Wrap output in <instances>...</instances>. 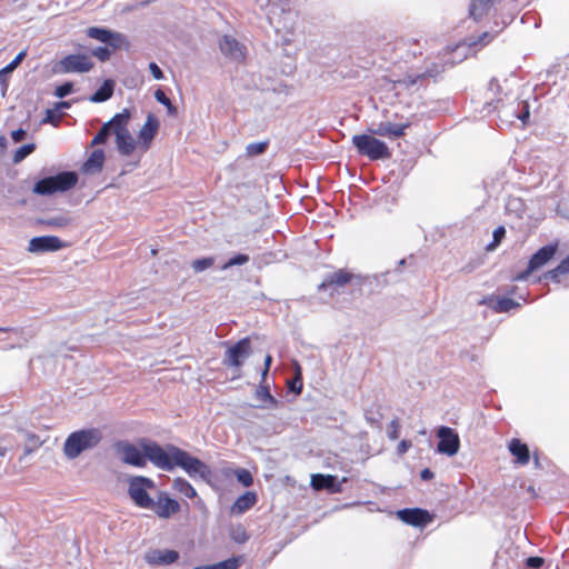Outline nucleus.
Masks as SVG:
<instances>
[{"label":"nucleus","instance_id":"nucleus-1","mask_svg":"<svg viewBox=\"0 0 569 569\" xmlns=\"http://www.w3.org/2000/svg\"><path fill=\"white\" fill-rule=\"evenodd\" d=\"M146 450L149 456V461L162 470L171 471L176 467H179L183 469L189 477L193 479L198 477L206 481H208L211 476L210 468L203 461L178 447L169 446L167 449H163L158 443H150L147 445Z\"/></svg>","mask_w":569,"mask_h":569},{"label":"nucleus","instance_id":"nucleus-2","mask_svg":"<svg viewBox=\"0 0 569 569\" xmlns=\"http://www.w3.org/2000/svg\"><path fill=\"white\" fill-rule=\"evenodd\" d=\"M101 439V431L96 428L74 431L66 439L63 452L68 459H76L83 451L97 447Z\"/></svg>","mask_w":569,"mask_h":569},{"label":"nucleus","instance_id":"nucleus-3","mask_svg":"<svg viewBox=\"0 0 569 569\" xmlns=\"http://www.w3.org/2000/svg\"><path fill=\"white\" fill-rule=\"evenodd\" d=\"M77 182L78 176L74 172L64 171L39 180L34 183L32 191L39 196H51L72 189Z\"/></svg>","mask_w":569,"mask_h":569},{"label":"nucleus","instance_id":"nucleus-4","mask_svg":"<svg viewBox=\"0 0 569 569\" xmlns=\"http://www.w3.org/2000/svg\"><path fill=\"white\" fill-rule=\"evenodd\" d=\"M376 134H356L352 137V144L358 153L366 156L370 160H380L390 158L391 153L388 146L377 139Z\"/></svg>","mask_w":569,"mask_h":569},{"label":"nucleus","instance_id":"nucleus-5","mask_svg":"<svg viewBox=\"0 0 569 569\" xmlns=\"http://www.w3.org/2000/svg\"><path fill=\"white\" fill-rule=\"evenodd\" d=\"M156 443L154 441L141 439L138 445L128 441H119L114 448L121 460L130 466L142 468L146 466L149 456L147 453V445Z\"/></svg>","mask_w":569,"mask_h":569},{"label":"nucleus","instance_id":"nucleus-6","mask_svg":"<svg viewBox=\"0 0 569 569\" xmlns=\"http://www.w3.org/2000/svg\"><path fill=\"white\" fill-rule=\"evenodd\" d=\"M154 487L152 479L133 476L128 480V495L136 506L148 509L153 506V499L149 496L148 490H152Z\"/></svg>","mask_w":569,"mask_h":569},{"label":"nucleus","instance_id":"nucleus-7","mask_svg":"<svg viewBox=\"0 0 569 569\" xmlns=\"http://www.w3.org/2000/svg\"><path fill=\"white\" fill-rule=\"evenodd\" d=\"M93 68V61L88 54H69L57 62V73H86Z\"/></svg>","mask_w":569,"mask_h":569},{"label":"nucleus","instance_id":"nucleus-8","mask_svg":"<svg viewBox=\"0 0 569 569\" xmlns=\"http://www.w3.org/2000/svg\"><path fill=\"white\" fill-rule=\"evenodd\" d=\"M121 123L116 129V142L119 152L123 156H130L136 149V141L128 130V122L130 120L129 110L124 109L120 112Z\"/></svg>","mask_w":569,"mask_h":569},{"label":"nucleus","instance_id":"nucleus-9","mask_svg":"<svg viewBox=\"0 0 569 569\" xmlns=\"http://www.w3.org/2000/svg\"><path fill=\"white\" fill-rule=\"evenodd\" d=\"M268 20L276 32L291 33L295 29L297 13L289 8L286 9L284 4H282L278 10L268 11Z\"/></svg>","mask_w":569,"mask_h":569},{"label":"nucleus","instance_id":"nucleus-10","mask_svg":"<svg viewBox=\"0 0 569 569\" xmlns=\"http://www.w3.org/2000/svg\"><path fill=\"white\" fill-rule=\"evenodd\" d=\"M250 353H251L250 339L243 338L227 350V352L224 355L223 363L227 367L239 368L242 366L243 361L250 356Z\"/></svg>","mask_w":569,"mask_h":569},{"label":"nucleus","instance_id":"nucleus-11","mask_svg":"<svg viewBox=\"0 0 569 569\" xmlns=\"http://www.w3.org/2000/svg\"><path fill=\"white\" fill-rule=\"evenodd\" d=\"M437 436L439 438L438 452L452 457L459 451L460 439L453 429L442 426L438 429Z\"/></svg>","mask_w":569,"mask_h":569},{"label":"nucleus","instance_id":"nucleus-12","mask_svg":"<svg viewBox=\"0 0 569 569\" xmlns=\"http://www.w3.org/2000/svg\"><path fill=\"white\" fill-rule=\"evenodd\" d=\"M221 53L231 61L241 62L247 54V48L234 37L226 34L219 40Z\"/></svg>","mask_w":569,"mask_h":569},{"label":"nucleus","instance_id":"nucleus-13","mask_svg":"<svg viewBox=\"0 0 569 569\" xmlns=\"http://www.w3.org/2000/svg\"><path fill=\"white\" fill-rule=\"evenodd\" d=\"M87 36L100 42L107 43L113 49H119L127 44V39L122 33L114 32L104 28L90 27L87 30Z\"/></svg>","mask_w":569,"mask_h":569},{"label":"nucleus","instance_id":"nucleus-14","mask_svg":"<svg viewBox=\"0 0 569 569\" xmlns=\"http://www.w3.org/2000/svg\"><path fill=\"white\" fill-rule=\"evenodd\" d=\"M410 127V122L393 123L391 121H381L369 128L371 134L396 139L405 136L406 130Z\"/></svg>","mask_w":569,"mask_h":569},{"label":"nucleus","instance_id":"nucleus-15","mask_svg":"<svg viewBox=\"0 0 569 569\" xmlns=\"http://www.w3.org/2000/svg\"><path fill=\"white\" fill-rule=\"evenodd\" d=\"M62 248L63 242L56 236L34 237L28 244V251L31 253L52 252Z\"/></svg>","mask_w":569,"mask_h":569},{"label":"nucleus","instance_id":"nucleus-16","mask_svg":"<svg viewBox=\"0 0 569 569\" xmlns=\"http://www.w3.org/2000/svg\"><path fill=\"white\" fill-rule=\"evenodd\" d=\"M143 558L151 566H168L179 559V552L169 549H151L144 553Z\"/></svg>","mask_w":569,"mask_h":569},{"label":"nucleus","instance_id":"nucleus-17","mask_svg":"<svg viewBox=\"0 0 569 569\" xmlns=\"http://www.w3.org/2000/svg\"><path fill=\"white\" fill-rule=\"evenodd\" d=\"M148 509L152 510L159 518L169 519L180 511V505L177 500L163 495L158 501L153 500V506Z\"/></svg>","mask_w":569,"mask_h":569},{"label":"nucleus","instance_id":"nucleus-18","mask_svg":"<svg viewBox=\"0 0 569 569\" xmlns=\"http://www.w3.org/2000/svg\"><path fill=\"white\" fill-rule=\"evenodd\" d=\"M558 242L540 248L529 260V271H536L547 264L556 254Z\"/></svg>","mask_w":569,"mask_h":569},{"label":"nucleus","instance_id":"nucleus-19","mask_svg":"<svg viewBox=\"0 0 569 569\" xmlns=\"http://www.w3.org/2000/svg\"><path fill=\"white\" fill-rule=\"evenodd\" d=\"M397 515L400 520L411 526H423L430 521L428 511L418 508L402 509Z\"/></svg>","mask_w":569,"mask_h":569},{"label":"nucleus","instance_id":"nucleus-20","mask_svg":"<svg viewBox=\"0 0 569 569\" xmlns=\"http://www.w3.org/2000/svg\"><path fill=\"white\" fill-rule=\"evenodd\" d=\"M311 486L316 490L327 489L332 493L341 492V483L337 481L336 476L331 475H312Z\"/></svg>","mask_w":569,"mask_h":569},{"label":"nucleus","instance_id":"nucleus-21","mask_svg":"<svg viewBox=\"0 0 569 569\" xmlns=\"http://www.w3.org/2000/svg\"><path fill=\"white\" fill-rule=\"evenodd\" d=\"M159 129V120L153 114H148L147 120L139 131V139L144 149H148Z\"/></svg>","mask_w":569,"mask_h":569},{"label":"nucleus","instance_id":"nucleus-22","mask_svg":"<svg viewBox=\"0 0 569 569\" xmlns=\"http://www.w3.org/2000/svg\"><path fill=\"white\" fill-rule=\"evenodd\" d=\"M498 1L499 0H470L469 17L475 21H480L490 12Z\"/></svg>","mask_w":569,"mask_h":569},{"label":"nucleus","instance_id":"nucleus-23","mask_svg":"<svg viewBox=\"0 0 569 569\" xmlns=\"http://www.w3.org/2000/svg\"><path fill=\"white\" fill-rule=\"evenodd\" d=\"M121 123L120 113L104 123L91 141V147L106 143L110 134L116 133L118 124Z\"/></svg>","mask_w":569,"mask_h":569},{"label":"nucleus","instance_id":"nucleus-24","mask_svg":"<svg viewBox=\"0 0 569 569\" xmlns=\"http://www.w3.org/2000/svg\"><path fill=\"white\" fill-rule=\"evenodd\" d=\"M258 497L253 491H247L236 499L231 506L233 515H242L257 503Z\"/></svg>","mask_w":569,"mask_h":569},{"label":"nucleus","instance_id":"nucleus-25","mask_svg":"<svg viewBox=\"0 0 569 569\" xmlns=\"http://www.w3.org/2000/svg\"><path fill=\"white\" fill-rule=\"evenodd\" d=\"M104 163V152L102 149H96L82 166L84 173L100 172Z\"/></svg>","mask_w":569,"mask_h":569},{"label":"nucleus","instance_id":"nucleus-26","mask_svg":"<svg viewBox=\"0 0 569 569\" xmlns=\"http://www.w3.org/2000/svg\"><path fill=\"white\" fill-rule=\"evenodd\" d=\"M351 273L345 270H339L337 272H333L331 276L327 277L319 286V289L326 290L332 286L345 287L351 280Z\"/></svg>","mask_w":569,"mask_h":569},{"label":"nucleus","instance_id":"nucleus-27","mask_svg":"<svg viewBox=\"0 0 569 569\" xmlns=\"http://www.w3.org/2000/svg\"><path fill=\"white\" fill-rule=\"evenodd\" d=\"M481 305H488L496 312H508L513 308H518L520 305L510 298H499L493 301L492 298H485L480 301Z\"/></svg>","mask_w":569,"mask_h":569},{"label":"nucleus","instance_id":"nucleus-28","mask_svg":"<svg viewBox=\"0 0 569 569\" xmlns=\"http://www.w3.org/2000/svg\"><path fill=\"white\" fill-rule=\"evenodd\" d=\"M26 57L27 50H22L9 64L0 70V86L2 87L3 93L8 89V76L19 67Z\"/></svg>","mask_w":569,"mask_h":569},{"label":"nucleus","instance_id":"nucleus-29","mask_svg":"<svg viewBox=\"0 0 569 569\" xmlns=\"http://www.w3.org/2000/svg\"><path fill=\"white\" fill-rule=\"evenodd\" d=\"M509 451L517 458V462L526 465L529 461V449L519 439H512L509 443Z\"/></svg>","mask_w":569,"mask_h":569},{"label":"nucleus","instance_id":"nucleus-30","mask_svg":"<svg viewBox=\"0 0 569 569\" xmlns=\"http://www.w3.org/2000/svg\"><path fill=\"white\" fill-rule=\"evenodd\" d=\"M172 488L177 492L181 493L182 496H184L189 499L198 498L197 490L184 478H181V477L174 478L172 481Z\"/></svg>","mask_w":569,"mask_h":569},{"label":"nucleus","instance_id":"nucleus-31","mask_svg":"<svg viewBox=\"0 0 569 569\" xmlns=\"http://www.w3.org/2000/svg\"><path fill=\"white\" fill-rule=\"evenodd\" d=\"M569 274V256L563 259L556 268L549 270L545 277L560 283L562 276Z\"/></svg>","mask_w":569,"mask_h":569},{"label":"nucleus","instance_id":"nucleus-32","mask_svg":"<svg viewBox=\"0 0 569 569\" xmlns=\"http://www.w3.org/2000/svg\"><path fill=\"white\" fill-rule=\"evenodd\" d=\"M242 558L241 557H231L227 560L220 561L218 563H212L208 566H199L193 569H238L241 566Z\"/></svg>","mask_w":569,"mask_h":569},{"label":"nucleus","instance_id":"nucleus-33","mask_svg":"<svg viewBox=\"0 0 569 569\" xmlns=\"http://www.w3.org/2000/svg\"><path fill=\"white\" fill-rule=\"evenodd\" d=\"M113 81L106 80L103 84L90 98L92 102H103L111 98L113 93Z\"/></svg>","mask_w":569,"mask_h":569},{"label":"nucleus","instance_id":"nucleus-34","mask_svg":"<svg viewBox=\"0 0 569 569\" xmlns=\"http://www.w3.org/2000/svg\"><path fill=\"white\" fill-rule=\"evenodd\" d=\"M24 439H26V443H24V456H28V455H31L32 452H34L37 449H39L43 441L40 439L39 436H37L36 433H32V432H24Z\"/></svg>","mask_w":569,"mask_h":569},{"label":"nucleus","instance_id":"nucleus-35","mask_svg":"<svg viewBox=\"0 0 569 569\" xmlns=\"http://www.w3.org/2000/svg\"><path fill=\"white\" fill-rule=\"evenodd\" d=\"M41 223L49 228L61 229L70 223V218L66 216H57L41 220Z\"/></svg>","mask_w":569,"mask_h":569},{"label":"nucleus","instance_id":"nucleus-36","mask_svg":"<svg viewBox=\"0 0 569 569\" xmlns=\"http://www.w3.org/2000/svg\"><path fill=\"white\" fill-rule=\"evenodd\" d=\"M268 141L252 142L246 147V153L248 157H256L264 153L268 148Z\"/></svg>","mask_w":569,"mask_h":569},{"label":"nucleus","instance_id":"nucleus-37","mask_svg":"<svg viewBox=\"0 0 569 569\" xmlns=\"http://www.w3.org/2000/svg\"><path fill=\"white\" fill-rule=\"evenodd\" d=\"M34 149H36L34 143H28V144L20 147L13 154V158H12L13 162L14 163L21 162L29 154H31L34 151Z\"/></svg>","mask_w":569,"mask_h":569},{"label":"nucleus","instance_id":"nucleus-38","mask_svg":"<svg viewBox=\"0 0 569 569\" xmlns=\"http://www.w3.org/2000/svg\"><path fill=\"white\" fill-rule=\"evenodd\" d=\"M230 538L237 543H244L249 539V536L242 526H236L230 530Z\"/></svg>","mask_w":569,"mask_h":569},{"label":"nucleus","instance_id":"nucleus-39","mask_svg":"<svg viewBox=\"0 0 569 569\" xmlns=\"http://www.w3.org/2000/svg\"><path fill=\"white\" fill-rule=\"evenodd\" d=\"M249 256L239 253L229 259L224 264L221 266V270H227L233 266H242L249 261Z\"/></svg>","mask_w":569,"mask_h":569},{"label":"nucleus","instance_id":"nucleus-40","mask_svg":"<svg viewBox=\"0 0 569 569\" xmlns=\"http://www.w3.org/2000/svg\"><path fill=\"white\" fill-rule=\"evenodd\" d=\"M213 263H214V258L208 257V258L193 260L191 266L196 272H202L206 269L212 267Z\"/></svg>","mask_w":569,"mask_h":569},{"label":"nucleus","instance_id":"nucleus-41","mask_svg":"<svg viewBox=\"0 0 569 569\" xmlns=\"http://www.w3.org/2000/svg\"><path fill=\"white\" fill-rule=\"evenodd\" d=\"M237 480L244 487H250L253 483V478L247 469H238L236 471Z\"/></svg>","mask_w":569,"mask_h":569},{"label":"nucleus","instance_id":"nucleus-42","mask_svg":"<svg viewBox=\"0 0 569 569\" xmlns=\"http://www.w3.org/2000/svg\"><path fill=\"white\" fill-rule=\"evenodd\" d=\"M400 429H401V426H400L399 420L392 419L390 421V423L388 426V430H387L388 438L391 440L398 439L400 436Z\"/></svg>","mask_w":569,"mask_h":569},{"label":"nucleus","instance_id":"nucleus-43","mask_svg":"<svg viewBox=\"0 0 569 569\" xmlns=\"http://www.w3.org/2000/svg\"><path fill=\"white\" fill-rule=\"evenodd\" d=\"M256 396L260 400L269 402V407H274L277 405V400L270 395L269 390L264 387H260L256 391Z\"/></svg>","mask_w":569,"mask_h":569},{"label":"nucleus","instance_id":"nucleus-44","mask_svg":"<svg viewBox=\"0 0 569 569\" xmlns=\"http://www.w3.org/2000/svg\"><path fill=\"white\" fill-rule=\"evenodd\" d=\"M154 98L158 102L166 106L170 113H172L174 111V107L172 106L170 99L166 96V93L161 89H158L154 92Z\"/></svg>","mask_w":569,"mask_h":569},{"label":"nucleus","instance_id":"nucleus-45","mask_svg":"<svg viewBox=\"0 0 569 569\" xmlns=\"http://www.w3.org/2000/svg\"><path fill=\"white\" fill-rule=\"evenodd\" d=\"M505 228L503 227H499L497 228L495 231H493V240L492 242L488 246V250H492L495 249L501 241V239L505 237Z\"/></svg>","mask_w":569,"mask_h":569},{"label":"nucleus","instance_id":"nucleus-46","mask_svg":"<svg viewBox=\"0 0 569 569\" xmlns=\"http://www.w3.org/2000/svg\"><path fill=\"white\" fill-rule=\"evenodd\" d=\"M92 56L98 58L100 61H107L110 58L111 52L106 47H98L92 51Z\"/></svg>","mask_w":569,"mask_h":569},{"label":"nucleus","instance_id":"nucleus-47","mask_svg":"<svg viewBox=\"0 0 569 569\" xmlns=\"http://www.w3.org/2000/svg\"><path fill=\"white\" fill-rule=\"evenodd\" d=\"M71 91H72V83L66 82V83L57 87L54 94L59 98H63V97L68 96L69 93H71Z\"/></svg>","mask_w":569,"mask_h":569},{"label":"nucleus","instance_id":"nucleus-48","mask_svg":"<svg viewBox=\"0 0 569 569\" xmlns=\"http://www.w3.org/2000/svg\"><path fill=\"white\" fill-rule=\"evenodd\" d=\"M260 7H268L269 10H278L282 6L281 0H258Z\"/></svg>","mask_w":569,"mask_h":569},{"label":"nucleus","instance_id":"nucleus-49","mask_svg":"<svg viewBox=\"0 0 569 569\" xmlns=\"http://www.w3.org/2000/svg\"><path fill=\"white\" fill-rule=\"evenodd\" d=\"M526 565L529 568L537 569V568H540L543 565V559L540 558V557H529L527 559V561H526Z\"/></svg>","mask_w":569,"mask_h":569},{"label":"nucleus","instance_id":"nucleus-50","mask_svg":"<svg viewBox=\"0 0 569 569\" xmlns=\"http://www.w3.org/2000/svg\"><path fill=\"white\" fill-rule=\"evenodd\" d=\"M149 70H150V72L152 73V76H153V78H154L156 80H161V79H163V72H162V70L158 67V64H157V63L151 62V63L149 64Z\"/></svg>","mask_w":569,"mask_h":569},{"label":"nucleus","instance_id":"nucleus-51","mask_svg":"<svg viewBox=\"0 0 569 569\" xmlns=\"http://www.w3.org/2000/svg\"><path fill=\"white\" fill-rule=\"evenodd\" d=\"M411 446H412V443L410 440H401L397 448L398 455L401 456V455L406 453L411 448Z\"/></svg>","mask_w":569,"mask_h":569},{"label":"nucleus","instance_id":"nucleus-52","mask_svg":"<svg viewBox=\"0 0 569 569\" xmlns=\"http://www.w3.org/2000/svg\"><path fill=\"white\" fill-rule=\"evenodd\" d=\"M26 136H27V132H26V130H23V129H17V130H13V131L11 132V138H12V140H13L14 142H17V143H18V142H20V141H22V140L24 139V137H26Z\"/></svg>","mask_w":569,"mask_h":569},{"label":"nucleus","instance_id":"nucleus-53","mask_svg":"<svg viewBox=\"0 0 569 569\" xmlns=\"http://www.w3.org/2000/svg\"><path fill=\"white\" fill-rule=\"evenodd\" d=\"M43 121L57 126L56 110L48 109L47 112H46V118H44Z\"/></svg>","mask_w":569,"mask_h":569},{"label":"nucleus","instance_id":"nucleus-54","mask_svg":"<svg viewBox=\"0 0 569 569\" xmlns=\"http://www.w3.org/2000/svg\"><path fill=\"white\" fill-rule=\"evenodd\" d=\"M291 389L297 391V392H300L301 389H302V382H301V379L300 377H296L292 385H291Z\"/></svg>","mask_w":569,"mask_h":569},{"label":"nucleus","instance_id":"nucleus-55","mask_svg":"<svg viewBox=\"0 0 569 569\" xmlns=\"http://www.w3.org/2000/svg\"><path fill=\"white\" fill-rule=\"evenodd\" d=\"M420 477L422 480H430L433 478V472L430 469L426 468L421 471Z\"/></svg>","mask_w":569,"mask_h":569},{"label":"nucleus","instance_id":"nucleus-56","mask_svg":"<svg viewBox=\"0 0 569 569\" xmlns=\"http://www.w3.org/2000/svg\"><path fill=\"white\" fill-rule=\"evenodd\" d=\"M493 39V36H491L489 32H483L481 37L479 38V42L487 44Z\"/></svg>","mask_w":569,"mask_h":569},{"label":"nucleus","instance_id":"nucleus-57","mask_svg":"<svg viewBox=\"0 0 569 569\" xmlns=\"http://www.w3.org/2000/svg\"><path fill=\"white\" fill-rule=\"evenodd\" d=\"M271 361H272V357H271L270 355H268V356L266 357V359H264V370H263V372H262V376H263V377H264V376H267L268 370H269L270 365H271Z\"/></svg>","mask_w":569,"mask_h":569},{"label":"nucleus","instance_id":"nucleus-58","mask_svg":"<svg viewBox=\"0 0 569 569\" xmlns=\"http://www.w3.org/2000/svg\"><path fill=\"white\" fill-rule=\"evenodd\" d=\"M529 110H528V106L525 104V111L520 114H517V118H519L523 123H526V120L529 118Z\"/></svg>","mask_w":569,"mask_h":569},{"label":"nucleus","instance_id":"nucleus-59","mask_svg":"<svg viewBox=\"0 0 569 569\" xmlns=\"http://www.w3.org/2000/svg\"><path fill=\"white\" fill-rule=\"evenodd\" d=\"M533 271H529V267L527 268V270H525L523 272L519 273L515 279L516 280H519V281H523L528 278V276L530 273H532Z\"/></svg>","mask_w":569,"mask_h":569},{"label":"nucleus","instance_id":"nucleus-60","mask_svg":"<svg viewBox=\"0 0 569 569\" xmlns=\"http://www.w3.org/2000/svg\"><path fill=\"white\" fill-rule=\"evenodd\" d=\"M366 419H367V421H368L371 426H376V425H378V420H377V419H375V418H372V417H368V416H366Z\"/></svg>","mask_w":569,"mask_h":569},{"label":"nucleus","instance_id":"nucleus-61","mask_svg":"<svg viewBox=\"0 0 569 569\" xmlns=\"http://www.w3.org/2000/svg\"><path fill=\"white\" fill-rule=\"evenodd\" d=\"M420 78V76H417V77H411L409 76L408 77V83L409 84H415L417 82V79Z\"/></svg>","mask_w":569,"mask_h":569},{"label":"nucleus","instance_id":"nucleus-62","mask_svg":"<svg viewBox=\"0 0 569 569\" xmlns=\"http://www.w3.org/2000/svg\"><path fill=\"white\" fill-rule=\"evenodd\" d=\"M7 144V138L6 137H0V147H6Z\"/></svg>","mask_w":569,"mask_h":569},{"label":"nucleus","instance_id":"nucleus-63","mask_svg":"<svg viewBox=\"0 0 569 569\" xmlns=\"http://www.w3.org/2000/svg\"><path fill=\"white\" fill-rule=\"evenodd\" d=\"M7 453V448L6 447H2L0 446V457H4Z\"/></svg>","mask_w":569,"mask_h":569},{"label":"nucleus","instance_id":"nucleus-64","mask_svg":"<svg viewBox=\"0 0 569 569\" xmlns=\"http://www.w3.org/2000/svg\"><path fill=\"white\" fill-rule=\"evenodd\" d=\"M196 505H197L199 508H202V507L204 506L203 501H202L200 498H198V500H197Z\"/></svg>","mask_w":569,"mask_h":569}]
</instances>
